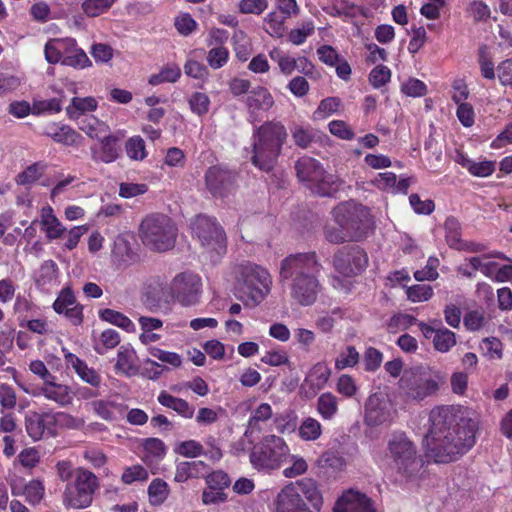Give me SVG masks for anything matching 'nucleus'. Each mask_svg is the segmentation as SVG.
<instances>
[{"label": "nucleus", "instance_id": "obj_1", "mask_svg": "<svg viewBox=\"0 0 512 512\" xmlns=\"http://www.w3.org/2000/svg\"><path fill=\"white\" fill-rule=\"evenodd\" d=\"M479 422L461 405H438L428 415L423 443L435 463L455 462L476 444Z\"/></svg>", "mask_w": 512, "mask_h": 512}, {"label": "nucleus", "instance_id": "obj_2", "mask_svg": "<svg viewBox=\"0 0 512 512\" xmlns=\"http://www.w3.org/2000/svg\"><path fill=\"white\" fill-rule=\"evenodd\" d=\"M322 265L316 252L290 254L280 264V281L291 299L300 306H312L322 291L319 280Z\"/></svg>", "mask_w": 512, "mask_h": 512}, {"label": "nucleus", "instance_id": "obj_3", "mask_svg": "<svg viewBox=\"0 0 512 512\" xmlns=\"http://www.w3.org/2000/svg\"><path fill=\"white\" fill-rule=\"evenodd\" d=\"M287 136L286 127L280 121L271 120L255 126L252 133L251 163L261 171H272Z\"/></svg>", "mask_w": 512, "mask_h": 512}, {"label": "nucleus", "instance_id": "obj_4", "mask_svg": "<svg viewBox=\"0 0 512 512\" xmlns=\"http://www.w3.org/2000/svg\"><path fill=\"white\" fill-rule=\"evenodd\" d=\"M323 495L319 484L304 477L285 485L273 501V512H320Z\"/></svg>", "mask_w": 512, "mask_h": 512}, {"label": "nucleus", "instance_id": "obj_5", "mask_svg": "<svg viewBox=\"0 0 512 512\" xmlns=\"http://www.w3.org/2000/svg\"><path fill=\"white\" fill-rule=\"evenodd\" d=\"M385 459L392 470L406 479L416 478L424 466L416 443L404 431H394L388 436Z\"/></svg>", "mask_w": 512, "mask_h": 512}, {"label": "nucleus", "instance_id": "obj_6", "mask_svg": "<svg viewBox=\"0 0 512 512\" xmlns=\"http://www.w3.org/2000/svg\"><path fill=\"white\" fill-rule=\"evenodd\" d=\"M177 228L170 217L161 213H151L139 225V237L151 250L164 252L174 247Z\"/></svg>", "mask_w": 512, "mask_h": 512}, {"label": "nucleus", "instance_id": "obj_7", "mask_svg": "<svg viewBox=\"0 0 512 512\" xmlns=\"http://www.w3.org/2000/svg\"><path fill=\"white\" fill-rule=\"evenodd\" d=\"M332 215L335 223L343 225L353 242L367 238L373 226L369 209L355 201L341 202L333 209Z\"/></svg>", "mask_w": 512, "mask_h": 512}, {"label": "nucleus", "instance_id": "obj_8", "mask_svg": "<svg viewBox=\"0 0 512 512\" xmlns=\"http://www.w3.org/2000/svg\"><path fill=\"white\" fill-rule=\"evenodd\" d=\"M297 178L320 196H333L339 190L338 178L328 173L315 158L300 157L295 163Z\"/></svg>", "mask_w": 512, "mask_h": 512}, {"label": "nucleus", "instance_id": "obj_9", "mask_svg": "<svg viewBox=\"0 0 512 512\" xmlns=\"http://www.w3.org/2000/svg\"><path fill=\"white\" fill-rule=\"evenodd\" d=\"M192 232L212 263H217L226 254V233L215 217L203 214L196 216L192 222Z\"/></svg>", "mask_w": 512, "mask_h": 512}, {"label": "nucleus", "instance_id": "obj_10", "mask_svg": "<svg viewBox=\"0 0 512 512\" xmlns=\"http://www.w3.org/2000/svg\"><path fill=\"white\" fill-rule=\"evenodd\" d=\"M289 446L282 437L266 435L250 450L249 460L258 471L279 469L289 456Z\"/></svg>", "mask_w": 512, "mask_h": 512}, {"label": "nucleus", "instance_id": "obj_11", "mask_svg": "<svg viewBox=\"0 0 512 512\" xmlns=\"http://www.w3.org/2000/svg\"><path fill=\"white\" fill-rule=\"evenodd\" d=\"M444 382L440 373L432 375L421 366L404 370L399 380V388L405 397L412 401H422L435 395Z\"/></svg>", "mask_w": 512, "mask_h": 512}, {"label": "nucleus", "instance_id": "obj_12", "mask_svg": "<svg viewBox=\"0 0 512 512\" xmlns=\"http://www.w3.org/2000/svg\"><path fill=\"white\" fill-rule=\"evenodd\" d=\"M100 487L98 477L84 467H77L76 477L65 485L62 504L66 508L85 509L93 503Z\"/></svg>", "mask_w": 512, "mask_h": 512}, {"label": "nucleus", "instance_id": "obj_13", "mask_svg": "<svg viewBox=\"0 0 512 512\" xmlns=\"http://www.w3.org/2000/svg\"><path fill=\"white\" fill-rule=\"evenodd\" d=\"M236 279L240 290L253 305L260 304L270 292L271 276L267 269L246 262L236 269Z\"/></svg>", "mask_w": 512, "mask_h": 512}, {"label": "nucleus", "instance_id": "obj_14", "mask_svg": "<svg viewBox=\"0 0 512 512\" xmlns=\"http://www.w3.org/2000/svg\"><path fill=\"white\" fill-rule=\"evenodd\" d=\"M206 190L214 198L224 199L238 188V174L223 164L210 166L204 174Z\"/></svg>", "mask_w": 512, "mask_h": 512}, {"label": "nucleus", "instance_id": "obj_15", "mask_svg": "<svg viewBox=\"0 0 512 512\" xmlns=\"http://www.w3.org/2000/svg\"><path fill=\"white\" fill-rule=\"evenodd\" d=\"M332 264L341 275L354 277L366 270L369 257L367 252L358 245L344 246L335 252Z\"/></svg>", "mask_w": 512, "mask_h": 512}, {"label": "nucleus", "instance_id": "obj_16", "mask_svg": "<svg viewBox=\"0 0 512 512\" xmlns=\"http://www.w3.org/2000/svg\"><path fill=\"white\" fill-rule=\"evenodd\" d=\"M202 282L194 273H180L170 283L169 290L173 301L177 300L183 306H191L199 302Z\"/></svg>", "mask_w": 512, "mask_h": 512}, {"label": "nucleus", "instance_id": "obj_17", "mask_svg": "<svg viewBox=\"0 0 512 512\" xmlns=\"http://www.w3.org/2000/svg\"><path fill=\"white\" fill-rule=\"evenodd\" d=\"M55 417L54 413L50 411H28L24 417L27 435L33 441L55 437L58 433L56 430Z\"/></svg>", "mask_w": 512, "mask_h": 512}, {"label": "nucleus", "instance_id": "obj_18", "mask_svg": "<svg viewBox=\"0 0 512 512\" xmlns=\"http://www.w3.org/2000/svg\"><path fill=\"white\" fill-rule=\"evenodd\" d=\"M204 480L207 486L201 496L204 505H217L228 500L226 489L231 485V479L225 471H208L204 476Z\"/></svg>", "mask_w": 512, "mask_h": 512}, {"label": "nucleus", "instance_id": "obj_19", "mask_svg": "<svg viewBox=\"0 0 512 512\" xmlns=\"http://www.w3.org/2000/svg\"><path fill=\"white\" fill-rule=\"evenodd\" d=\"M244 104L248 122L255 124L262 121L264 115L274 106L275 101L266 87L257 86L252 88L244 98Z\"/></svg>", "mask_w": 512, "mask_h": 512}, {"label": "nucleus", "instance_id": "obj_20", "mask_svg": "<svg viewBox=\"0 0 512 512\" xmlns=\"http://www.w3.org/2000/svg\"><path fill=\"white\" fill-rule=\"evenodd\" d=\"M331 368L324 361L315 363L299 387V395L302 399L310 400L322 390L331 377Z\"/></svg>", "mask_w": 512, "mask_h": 512}, {"label": "nucleus", "instance_id": "obj_21", "mask_svg": "<svg viewBox=\"0 0 512 512\" xmlns=\"http://www.w3.org/2000/svg\"><path fill=\"white\" fill-rule=\"evenodd\" d=\"M390 406L389 400L383 394H371L365 403V423L375 427L390 422L392 420Z\"/></svg>", "mask_w": 512, "mask_h": 512}, {"label": "nucleus", "instance_id": "obj_22", "mask_svg": "<svg viewBox=\"0 0 512 512\" xmlns=\"http://www.w3.org/2000/svg\"><path fill=\"white\" fill-rule=\"evenodd\" d=\"M99 146L91 147V157L95 162L112 163L122 154L121 139L114 134H103Z\"/></svg>", "mask_w": 512, "mask_h": 512}, {"label": "nucleus", "instance_id": "obj_23", "mask_svg": "<svg viewBox=\"0 0 512 512\" xmlns=\"http://www.w3.org/2000/svg\"><path fill=\"white\" fill-rule=\"evenodd\" d=\"M42 135L67 147H78L83 140L79 132L62 122H49L43 127Z\"/></svg>", "mask_w": 512, "mask_h": 512}, {"label": "nucleus", "instance_id": "obj_24", "mask_svg": "<svg viewBox=\"0 0 512 512\" xmlns=\"http://www.w3.org/2000/svg\"><path fill=\"white\" fill-rule=\"evenodd\" d=\"M333 512H376L370 498L354 490L342 494L335 503Z\"/></svg>", "mask_w": 512, "mask_h": 512}, {"label": "nucleus", "instance_id": "obj_25", "mask_svg": "<svg viewBox=\"0 0 512 512\" xmlns=\"http://www.w3.org/2000/svg\"><path fill=\"white\" fill-rule=\"evenodd\" d=\"M38 221L41 231L49 242L60 239L66 232V227L57 218L50 205L41 208Z\"/></svg>", "mask_w": 512, "mask_h": 512}, {"label": "nucleus", "instance_id": "obj_26", "mask_svg": "<svg viewBox=\"0 0 512 512\" xmlns=\"http://www.w3.org/2000/svg\"><path fill=\"white\" fill-rule=\"evenodd\" d=\"M172 302L169 288H153L143 295V304L151 312L168 313Z\"/></svg>", "mask_w": 512, "mask_h": 512}, {"label": "nucleus", "instance_id": "obj_27", "mask_svg": "<svg viewBox=\"0 0 512 512\" xmlns=\"http://www.w3.org/2000/svg\"><path fill=\"white\" fill-rule=\"evenodd\" d=\"M209 469L208 464L202 460L179 462L176 465L174 481L185 483L189 479L204 478Z\"/></svg>", "mask_w": 512, "mask_h": 512}, {"label": "nucleus", "instance_id": "obj_28", "mask_svg": "<svg viewBox=\"0 0 512 512\" xmlns=\"http://www.w3.org/2000/svg\"><path fill=\"white\" fill-rule=\"evenodd\" d=\"M55 379H49L43 383L40 388V394L46 399L57 403L61 407L68 406L72 402L70 387L64 384L54 382Z\"/></svg>", "mask_w": 512, "mask_h": 512}, {"label": "nucleus", "instance_id": "obj_29", "mask_svg": "<svg viewBox=\"0 0 512 512\" xmlns=\"http://www.w3.org/2000/svg\"><path fill=\"white\" fill-rule=\"evenodd\" d=\"M157 401L160 405L175 411L184 419H191L195 414V407L192 404L183 398L169 394L165 390L159 393Z\"/></svg>", "mask_w": 512, "mask_h": 512}, {"label": "nucleus", "instance_id": "obj_30", "mask_svg": "<svg viewBox=\"0 0 512 512\" xmlns=\"http://www.w3.org/2000/svg\"><path fill=\"white\" fill-rule=\"evenodd\" d=\"M94 412L106 421H116L121 419L126 410L127 405L108 400H96L92 402Z\"/></svg>", "mask_w": 512, "mask_h": 512}, {"label": "nucleus", "instance_id": "obj_31", "mask_svg": "<svg viewBox=\"0 0 512 512\" xmlns=\"http://www.w3.org/2000/svg\"><path fill=\"white\" fill-rule=\"evenodd\" d=\"M322 136L326 135L310 125H295L291 128V137L294 144L301 149H307L313 143L321 141Z\"/></svg>", "mask_w": 512, "mask_h": 512}, {"label": "nucleus", "instance_id": "obj_32", "mask_svg": "<svg viewBox=\"0 0 512 512\" xmlns=\"http://www.w3.org/2000/svg\"><path fill=\"white\" fill-rule=\"evenodd\" d=\"M136 353L133 348L121 346L118 349L115 369L127 377L139 374V367L135 363Z\"/></svg>", "mask_w": 512, "mask_h": 512}, {"label": "nucleus", "instance_id": "obj_33", "mask_svg": "<svg viewBox=\"0 0 512 512\" xmlns=\"http://www.w3.org/2000/svg\"><path fill=\"white\" fill-rule=\"evenodd\" d=\"M97 106L98 103L94 97H73L71 103L66 107V114L69 119L76 120L88 112L95 111Z\"/></svg>", "mask_w": 512, "mask_h": 512}, {"label": "nucleus", "instance_id": "obj_34", "mask_svg": "<svg viewBox=\"0 0 512 512\" xmlns=\"http://www.w3.org/2000/svg\"><path fill=\"white\" fill-rule=\"evenodd\" d=\"M49 164L45 161H37L27 166L22 172L16 176L18 185H32L44 176Z\"/></svg>", "mask_w": 512, "mask_h": 512}, {"label": "nucleus", "instance_id": "obj_35", "mask_svg": "<svg viewBox=\"0 0 512 512\" xmlns=\"http://www.w3.org/2000/svg\"><path fill=\"white\" fill-rule=\"evenodd\" d=\"M316 411L323 420H332L338 413V398L331 392L322 393L316 403Z\"/></svg>", "mask_w": 512, "mask_h": 512}, {"label": "nucleus", "instance_id": "obj_36", "mask_svg": "<svg viewBox=\"0 0 512 512\" xmlns=\"http://www.w3.org/2000/svg\"><path fill=\"white\" fill-rule=\"evenodd\" d=\"M24 83V73L0 71V97L17 91Z\"/></svg>", "mask_w": 512, "mask_h": 512}, {"label": "nucleus", "instance_id": "obj_37", "mask_svg": "<svg viewBox=\"0 0 512 512\" xmlns=\"http://www.w3.org/2000/svg\"><path fill=\"white\" fill-rule=\"evenodd\" d=\"M288 18L275 9L264 18V30L274 38H281L286 33L285 22Z\"/></svg>", "mask_w": 512, "mask_h": 512}, {"label": "nucleus", "instance_id": "obj_38", "mask_svg": "<svg viewBox=\"0 0 512 512\" xmlns=\"http://www.w3.org/2000/svg\"><path fill=\"white\" fill-rule=\"evenodd\" d=\"M59 268L54 260L44 261L35 277V283L38 287H46L57 282Z\"/></svg>", "mask_w": 512, "mask_h": 512}, {"label": "nucleus", "instance_id": "obj_39", "mask_svg": "<svg viewBox=\"0 0 512 512\" xmlns=\"http://www.w3.org/2000/svg\"><path fill=\"white\" fill-rule=\"evenodd\" d=\"M79 129L92 139L100 137L109 131V127L92 115H85L79 122Z\"/></svg>", "mask_w": 512, "mask_h": 512}, {"label": "nucleus", "instance_id": "obj_40", "mask_svg": "<svg viewBox=\"0 0 512 512\" xmlns=\"http://www.w3.org/2000/svg\"><path fill=\"white\" fill-rule=\"evenodd\" d=\"M99 318L105 322L118 326L127 332H132L135 329L134 323L126 315L110 308L100 310Z\"/></svg>", "mask_w": 512, "mask_h": 512}, {"label": "nucleus", "instance_id": "obj_41", "mask_svg": "<svg viewBox=\"0 0 512 512\" xmlns=\"http://www.w3.org/2000/svg\"><path fill=\"white\" fill-rule=\"evenodd\" d=\"M456 343V334L442 325L437 330L436 335L433 336V347L441 353L449 352Z\"/></svg>", "mask_w": 512, "mask_h": 512}, {"label": "nucleus", "instance_id": "obj_42", "mask_svg": "<svg viewBox=\"0 0 512 512\" xmlns=\"http://www.w3.org/2000/svg\"><path fill=\"white\" fill-rule=\"evenodd\" d=\"M147 492L150 504L158 506L166 501L170 490L167 482L161 478H156L149 484Z\"/></svg>", "mask_w": 512, "mask_h": 512}, {"label": "nucleus", "instance_id": "obj_43", "mask_svg": "<svg viewBox=\"0 0 512 512\" xmlns=\"http://www.w3.org/2000/svg\"><path fill=\"white\" fill-rule=\"evenodd\" d=\"M298 435L303 441H316L322 435V425L317 419L306 417L298 427Z\"/></svg>", "mask_w": 512, "mask_h": 512}, {"label": "nucleus", "instance_id": "obj_44", "mask_svg": "<svg viewBox=\"0 0 512 512\" xmlns=\"http://www.w3.org/2000/svg\"><path fill=\"white\" fill-rule=\"evenodd\" d=\"M445 239L450 248L456 249L462 239V227L459 220L449 216L444 222Z\"/></svg>", "mask_w": 512, "mask_h": 512}, {"label": "nucleus", "instance_id": "obj_45", "mask_svg": "<svg viewBox=\"0 0 512 512\" xmlns=\"http://www.w3.org/2000/svg\"><path fill=\"white\" fill-rule=\"evenodd\" d=\"M359 361L360 354L356 347L353 345H347L340 351L339 355L335 359V369L341 371L346 368H354Z\"/></svg>", "mask_w": 512, "mask_h": 512}, {"label": "nucleus", "instance_id": "obj_46", "mask_svg": "<svg viewBox=\"0 0 512 512\" xmlns=\"http://www.w3.org/2000/svg\"><path fill=\"white\" fill-rule=\"evenodd\" d=\"M417 323V318L406 313H397L392 315L386 323L388 333L396 334L399 331L408 330Z\"/></svg>", "mask_w": 512, "mask_h": 512}, {"label": "nucleus", "instance_id": "obj_47", "mask_svg": "<svg viewBox=\"0 0 512 512\" xmlns=\"http://www.w3.org/2000/svg\"><path fill=\"white\" fill-rule=\"evenodd\" d=\"M63 92L59 97H53L50 99H44L33 102V113H49V114H57L61 112L63 100H64Z\"/></svg>", "mask_w": 512, "mask_h": 512}, {"label": "nucleus", "instance_id": "obj_48", "mask_svg": "<svg viewBox=\"0 0 512 512\" xmlns=\"http://www.w3.org/2000/svg\"><path fill=\"white\" fill-rule=\"evenodd\" d=\"M180 76L181 70L177 65H167L162 68L159 73L151 75L149 83L154 86L165 82L174 83L180 78Z\"/></svg>", "mask_w": 512, "mask_h": 512}, {"label": "nucleus", "instance_id": "obj_49", "mask_svg": "<svg viewBox=\"0 0 512 512\" xmlns=\"http://www.w3.org/2000/svg\"><path fill=\"white\" fill-rule=\"evenodd\" d=\"M269 56L278 64L282 74L289 76L296 70L295 58L285 54L281 50L274 48L269 52Z\"/></svg>", "mask_w": 512, "mask_h": 512}, {"label": "nucleus", "instance_id": "obj_50", "mask_svg": "<svg viewBox=\"0 0 512 512\" xmlns=\"http://www.w3.org/2000/svg\"><path fill=\"white\" fill-rule=\"evenodd\" d=\"M147 351L151 356L172 368H179L182 365V357L176 352L166 351L156 346H149Z\"/></svg>", "mask_w": 512, "mask_h": 512}, {"label": "nucleus", "instance_id": "obj_51", "mask_svg": "<svg viewBox=\"0 0 512 512\" xmlns=\"http://www.w3.org/2000/svg\"><path fill=\"white\" fill-rule=\"evenodd\" d=\"M113 6V0H84L81 8L88 17H98Z\"/></svg>", "mask_w": 512, "mask_h": 512}, {"label": "nucleus", "instance_id": "obj_52", "mask_svg": "<svg viewBox=\"0 0 512 512\" xmlns=\"http://www.w3.org/2000/svg\"><path fill=\"white\" fill-rule=\"evenodd\" d=\"M127 156L131 160L141 161L147 156L145 142L140 136H133L125 143Z\"/></svg>", "mask_w": 512, "mask_h": 512}, {"label": "nucleus", "instance_id": "obj_53", "mask_svg": "<svg viewBox=\"0 0 512 512\" xmlns=\"http://www.w3.org/2000/svg\"><path fill=\"white\" fill-rule=\"evenodd\" d=\"M273 416V410L269 403H261L248 420V427L251 430H260L259 424L268 421Z\"/></svg>", "mask_w": 512, "mask_h": 512}, {"label": "nucleus", "instance_id": "obj_54", "mask_svg": "<svg viewBox=\"0 0 512 512\" xmlns=\"http://www.w3.org/2000/svg\"><path fill=\"white\" fill-rule=\"evenodd\" d=\"M229 50L227 47H212L207 53L208 65L216 70L224 67L229 61Z\"/></svg>", "mask_w": 512, "mask_h": 512}, {"label": "nucleus", "instance_id": "obj_55", "mask_svg": "<svg viewBox=\"0 0 512 512\" xmlns=\"http://www.w3.org/2000/svg\"><path fill=\"white\" fill-rule=\"evenodd\" d=\"M391 76V70L387 66L380 64L370 71L368 80L373 88L379 89L391 80Z\"/></svg>", "mask_w": 512, "mask_h": 512}, {"label": "nucleus", "instance_id": "obj_56", "mask_svg": "<svg viewBox=\"0 0 512 512\" xmlns=\"http://www.w3.org/2000/svg\"><path fill=\"white\" fill-rule=\"evenodd\" d=\"M189 107L192 113L198 116H204L210 108V98L202 92H194L188 99Z\"/></svg>", "mask_w": 512, "mask_h": 512}, {"label": "nucleus", "instance_id": "obj_57", "mask_svg": "<svg viewBox=\"0 0 512 512\" xmlns=\"http://www.w3.org/2000/svg\"><path fill=\"white\" fill-rule=\"evenodd\" d=\"M45 493V488L42 480L33 479L29 481L25 487L23 494L26 497V500L33 505L38 504Z\"/></svg>", "mask_w": 512, "mask_h": 512}, {"label": "nucleus", "instance_id": "obj_58", "mask_svg": "<svg viewBox=\"0 0 512 512\" xmlns=\"http://www.w3.org/2000/svg\"><path fill=\"white\" fill-rule=\"evenodd\" d=\"M318 464L319 467L323 469H330L333 472H336L343 470L346 465V462L345 459L339 454L327 451L320 456Z\"/></svg>", "mask_w": 512, "mask_h": 512}, {"label": "nucleus", "instance_id": "obj_59", "mask_svg": "<svg viewBox=\"0 0 512 512\" xmlns=\"http://www.w3.org/2000/svg\"><path fill=\"white\" fill-rule=\"evenodd\" d=\"M480 349L483 355L490 359H501L503 357V344L498 338H484L480 343Z\"/></svg>", "mask_w": 512, "mask_h": 512}, {"label": "nucleus", "instance_id": "obj_60", "mask_svg": "<svg viewBox=\"0 0 512 512\" xmlns=\"http://www.w3.org/2000/svg\"><path fill=\"white\" fill-rule=\"evenodd\" d=\"M314 30L313 21H305L301 27L294 28L288 33V41L297 46L301 45L306 41L307 37L314 33Z\"/></svg>", "mask_w": 512, "mask_h": 512}, {"label": "nucleus", "instance_id": "obj_61", "mask_svg": "<svg viewBox=\"0 0 512 512\" xmlns=\"http://www.w3.org/2000/svg\"><path fill=\"white\" fill-rule=\"evenodd\" d=\"M76 297L73 290L70 287L63 288L55 301L53 302L52 308L57 314H62L66 309L75 304Z\"/></svg>", "mask_w": 512, "mask_h": 512}, {"label": "nucleus", "instance_id": "obj_62", "mask_svg": "<svg viewBox=\"0 0 512 512\" xmlns=\"http://www.w3.org/2000/svg\"><path fill=\"white\" fill-rule=\"evenodd\" d=\"M325 239L332 244H342L345 242H352L348 237L343 225L328 224L324 228Z\"/></svg>", "mask_w": 512, "mask_h": 512}, {"label": "nucleus", "instance_id": "obj_63", "mask_svg": "<svg viewBox=\"0 0 512 512\" xmlns=\"http://www.w3.org/2000/svg\"><path fill=\"white\" fill-rule=\"evenodd\" d=\"M63 65L70 66L76 69H84L92 65L90 59L83 49L76 46L69 56L63 59Z\"/></svg>", "mask_w": 512, "mask_h": 512}, {"label": "nucleus", "instance_id": "obj_64", "mask_svg": "<svg viewBox=\"0 0 512 512\" xmlns=\"http://www.w3.org/2000/svg\"><path fill=\"white\" fill-rule=\"evenodd\" d=\"M342 105L339 97H327L320 101L314 114L317 118H326L340 109Z\"/></svg>", "mask_w": 512, "mask_h": 512}]
</instances>
